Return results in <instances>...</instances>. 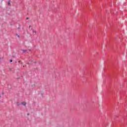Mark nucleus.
Segmentation results:
<instances>
[{
    "label": "nucleus",
    "mask_w": 127,
    "mask_h": 127,
    "mask_svg": "<svg viewBox=\"0 0 127 127\" xmlns=\"http://www.w3.org/2000/svg\"><path fill=\"white\" fill-rule=\"evenodd\" d=\"M29 28H31V25H30V26H29Z\"/></svg>",
    "instance_id": "nucleus-7"
},
{
    "label": "nucleus",
    "mask_w": 127,
    "mask_h": 127,
    "mask_svg": "<svg viewBox=\"0 0 127 127\" xmlns=\"http://www.w3.org/2000/svg\"><path fill=\"white\" fill-rule=\"evenodd\" d=\"M17 37H18V38H19L20 37V36H19V35H18Z\"/></svg>",
    "instance_id": "nucleus-5"
},
{
    "label": "nucleus",
    "mask_w": 127,
    "mask_h": 127,
    "mask_svg": "<svg viewBox=\"0 0 127 127\" xmlns=\"http://www.w3.org/2000/svg\"><path fill=\"white\" fill-rule=\"evenodd\" d=\"M22 51H23V52L24 53H25V52H27V50H22Z\"/></svg>",
    "instance_id": "nucleus-3"
},
{
    "label": "nucleus",
    "mask_w": 127,
    "mask_h": 127,
    "mask_svg": "<svg viewBox=\"0 0 127 127\" xmlns=\"http://www.w3.org/2000/svg\"><path fill=\"white\" fill-rule=\"evenodd\" d=\"M1 60V59L0 58V61Z\"/></svg>",
    "instance_id": "nucleus-9"
},
{
    "label": "nucleus",
    "mask_w": 127,
    "mask_h": 127,
    "mask_svg": "<svg viewBox=\"0 0 127 127\" xmlns=\"http://www.w3.org/2000/svg\"><path fill=\"white\" fill-rule=\"evenodd\" d=\"M8 5H10V1H9L8 2Z\"/></svg>",
    "instance_id": "nucleus-4"
},
{
    "label": "nucleus",
    "mask_w": 127,
    "mask_h": 127,
    "mask_svg": "<svg viewBox=\"0 0 127 127\" xmlns=\"http://www.w3.org/2000/svg\"><path fill=\"white\" fill-rule=\"evenodd\" d=\"M33 33L35 35H36V31L33 30Z\"/></svg>",
    "instance_id": "nucleus-2"
},
{
    "label": "nucleus",
    "mask_w": 127,
    "mask_h": 127,
    "mask_svg": "<svg viewBox=\"0 0 127 127\" xmlns=\"http://www.w3.org/2000/svg\"><path fill=\"white\" fill-rule=\"evenodd\" d=\"M18 63H20V61H18Z\"/></svg>",
    "instance_id": "nucleus-8"
},
{
    "label": "nucleus",
    "mask_w": 127,
    "mask_h": 127,
    "mask_svg": "<svg viewBox=\"0 0 127 127\" xmlns=\"http://www.w3.org/2000/svg\"><path fill=\"white\" fill-rule=\"evenodd\" d=\"M22 105H23L24 106H26V102H22Z\"/></svg>",
    "instance_id": "nucleus-1"
},
{
    "label": "nucleus",
    "mask_w": 127,
    "mask_h": 127,
    "mask_svg": "<svg viewBox=\"0 0 127 127\" xmlns=\"http://www.w3.org/2000/svg\"><path fill=\"white\" fill-rule=\"evenodd\" d=\"M10 62H12V60H10Z\"/></svg>",
    "instance_id": "nucleus-6"
}]
</instances>
